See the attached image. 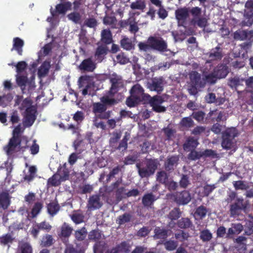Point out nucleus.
Segmentation results:
<instances>
[{"label": "nucleus", "mask_w": 253, "mask_h": 253, "mask_svg": "<svg viewBox=\"0 0 253 253\" xmlns=\"http://www.w3.org/2000/svg\"><path fill=\"white\" fill-rule=\"evenodd\" d=\"M102 103H94L92 105V112L95 117L101 119H108L110 116V111L106 112L107 105H113L116 103V101L109 95L103 96L100 99Z\"/></svg>", "instance_id": "1"}, {"label": "nucleus", "mask_w": 253, "mask_h": 253, "mask_svg": "<svg viewBox=\"0 0 253 253\" xmlns=\"http://www.w3.org/2000/svg\"><path fill=\"white\" fill-rule=\"evenodd\" d=\"M159 165L158 160L150 159H146L142 163H137L136 167L138 169L139 175L141 178H144L153 175Z\"/></svg>", "instance_id": "2"}, {"label": "nucleus", "mask_w": 253, "mask_h": 253, "mask_svg": "<svg viewBox=\"0 0 253 253\" xmlns=\"http://www.w3.org/2000/svg\"><path fill=\"white\" fill-rule=\"evenodd\" d=\"M130 92V96L126 100L127 105L129 107L134 106L145 97L151 98L149 95L144 93L143 88L138 84L133 85Z\"/></svg>", "instance_id": "3"}, {"label": "nucleus", "mask_w": 253, "mask_h": 253, "mask_svg": "<svg viewBox=\"0 0 253 253\" xmlns=\"http://www.w3.org/2000/svg\"><path fill=\"white\" fill-rule=\"evenodd\" d=\"M192 16L191 23L200 28H205L207 25V19L202 15V9L199 7H192L189 11Z\"/></svg>", "instance_id": "4"}, {"label": "nucleus", "mask_w": 253, "mask_h": 253, "mask_svg": "<svg viewBox=\"0 0 253 253\" xmlns=\"http://www.w3.org/2000/svg\"><path fill=\"white\" fill-rule=\"evenodd\" d=\"M27 148L26 146H21V139L11 137L7 145L3 147V150L8 156L18 151L24 152Z\"/></svg>", "instance_id": "5"}, {"label": "nucleus", "mask_w": 253, "mask_h": 253, "mask_svg": "<svg viewBox=\"0 0 253 253\" xmlns=\"http://www.w3.org/2000/svg\"><path fill=\"white\" fill-rule=\"evenodd\" d=\"M149 42L151 44L152 49L161 53L168 51L167 42L161 37L151 36L149 37Z\"/></svg>", "instance_id": "6"}, {"label": "nucleus", "mask_w": 253, "mask_h": 253, "mask_svg": "<svg viewBox=\"0 0 253 253\" xmlns=\"http://www.w3.org/2000/svg\"><path fill=\"white\" fill-rule=\"evenodd\" d=\"M247 204L242 198H238L235 203L230 206V213L231 216L239 215L242 211L246 209Z\"/></svg>", "instance_id": "7"}, {"label": "nucleus", "mask_w": 253, "mask_h": 253, "mask_svg": "<svg viewBox=\"0 0 253 253\" xmlns=\"http://www.w3.org/2000/svg\"><path fill=\"white\" fill-rule=\"evenodd\" d=\"M112 85L110 90V95L116 93L119 89L124 86V81L122 77L116 74H113L110 77Z\"/></svg>", "instance_id": "8"}, {"label": "nucleus", "mask_w": 253, "mask_h": 253, "mask_svg": "<svg viewBox=\"0 0 253 253\" xmlns=\"http://www.w3.org/2000/svg\"><path fill=\"white\" fill-rule=\"evenodd\" d=\"M209 63V62H207L205 64V67L201 70L203 73V79L205 82V84L206 83L214 84L218 79L216 74H214V70L211 72H209V70L208 69V66H210Z\"/></svg>", "instance_id": "9"}, {"label": "nucleus", "mask_w": 253, "mask_h": 253, "mask_svg": "<svg viewBox=\"0 0 253 253\" xmlns=\"http://www.w3.org/2000/svg\"><path fill=\"white\" fill-rule=\"evenodd\" d=\"M189 78L192 85L196 88L204 87L205 86V80L203 77L201 78L199 73L192 71L189 74Z\"/></svg>", "instance_id": "10"}, {"label": "nucleus", "mask_w": 253, "mask_h": 253, "mask_svg": "<svg viewBox=\"0 0 253 253\" xmlns=\"http://www.w3.org/2000/svg\"><path fill=\"white\" fill-rule=\"evenodd\" d=\"M164 81L162 78H155L151 82L147 83V87L151 91L157 92L162 91L164 88Z\"/></svg>", "instance_id": "11"}, {"label": "nucleus", "mask_w": 253, "mask_h": 253, "mask_svg": "<svg viewBox=\"0 0 253 253\" xmlns=\"http://www.w3.org/2000/svg\"><path fill=\"white\" fill-rule=\"evenodd\" d=\"M245 17L248 19L245 21L246 26H250L253 23V0H248L245 4Z\"/></svg>", "instance_id": "12"}, {"label": "nucleus", "mask_w": 253, "mask_h": 253, "mask_svg": "<svg viewBox=\"0 0 253 253\" xmlns=\"http://www.w3.org/2000/svg\"><path fill=\"white\" fill-rule=\"evenodd\" d=\"M36 113L35 108H29L27 112H25L23 122L25 126L29 127L33 124L36 120Z\"/></svg>", "instance_id": "13"}, {"label": "nucleus", "mask_w": 253, "mask_h": 253, "mask_svg": "<svg viewBox=\"0 0 253 253\" xmlns=\"http://www.w3.org/2000/svg\"><path fill=\"white\" fill-rule=\"evenodd\" d=\"M164 100L160 96H155L151 98L150 103L153 110L157 112H163L166 111V107L162 104Z\"/></svg>", "instance_id": "14"}, {"label": "nucleus", "mask_w": 253, "mask_h": 253, "mask_svg": "<svg viewBox=\"0 0 253 253\" xmlns=\"http://www.w3.org/2000/svg\"><path fill=\"white\" fill-rule=\"evenodd\" d=\"M96 67V63L92 61L91 58L84 60L79 66L81 71L88 72H93Z\"/></svg>", "instance_id": "15"}, {"label": "nucleus", "mask_w": 253, "mask_h": 253, "mask_svg": "<svg viewBox=\"0 0 253 253\" xmlns=\"http://www.w3.org/2000/svg\"><path fill=\"white\" fill-rule=\"evenodd\" d=\"M252 38H253V32L251 31L239 30L234 33V39L236 40H251Z\"/></svg>", "instance_id": "16"}, {"label": "nucleus", "mask_w": 253, "mask_h": 253, "mask_svg": "<svg viewBox=\"0 0 253 253\" xmlns=\"http://www.w3.org/2000/svg\"><path fill=\"white\" fill-rule=\"evenodd\" d=\"M102 204L100 200V196L93 195L89 198L87 207L91 210H94L99 209L102 206Z\"/></svg>", "instance_id": "17"}, {"label": "nucleus", "mask_w": 253, "mask_h": 253, "mask_svg": "<svg viewBox=\"0 0 253 253\" xmlns=\"http://www.w3.org/2000/svg\"><path fill=\"white\" fill-rule=\"evenodd\" d=\"M207 55L210 61L220 60L223 56L222 49L219 46H217L211 49Z\"/></svg>", "instance_id": "18"}, {"label": "nucleus", "mask_w": 253, "mask_h": 253, "mask_svg": "<svg viewBox=\"0 0 253 253\" xmlns=\"http://www.w3.org/2000/svg\"><path fill=\"white\" fill-rule=\"evenodd\" d=\"M199 142L197 138L192 136L187 137L183 144V149L186 151L194 150L198 145Z\"/></svg>", "instance_id": "19"}, {"label": "nucleus", "mask_w": 253, "mask_h": 253, "mask_svg": "<svg viewBox=\"0 0 253 253\" xmlns=\"http://www.w3.org/2000/svg\"><path fill=\"white\" fill-rule=\"evenodd\" d=\"M191 198L190 193L187 191L176 194L175 200L177 203L181 205L188 204L191 200Z\"/></svg>", "instance_id": "20"}, {"label": "nucleus", "mask_w": 253, "mask_h": 253, "mask_svg": "<svg viewBox=\"0 0 253 253\" xmlns=\"http://www.w3.org/2000/svg\"><path fill=\"white\" fill-rule=\"evenodd\" d=\"M126 25H129V31L132 34H135L139 30L137 22L135 21V19L133 17L129 18L126 21H122V26L125 27Z\"/></svg>", "instance_id": "21"}, {"label": "nucleus", "mask_w": 253, "mask_h": 253, "mask_svg": "<svg viewBox=\"0 0 253 253\" xmlns=\"http://www.w3.org/2000/svg\"><path fill=\"white\" fill-rule=\"evenodd\" d=\"M214 74L218 79L225 78L229 73L228 67L225 65H219L214 69Z\"/></svg>", "instance_id": "22"}, {"label": "nucleus", "mask_w": 253, "mask_h": 253, "mask_svg": "<svg viewBox=\"0 0 253 253\" xmlns=\"http://www.w3.org/2000/svg\"><path fill=\"white\" fill-rule=\"evenodd\" d=\"M244 82H245V80L244 78L235 76L229 79L228 84L231 88L237 90L238 87L243 85Z\"/></svg>", "instance_id": "23"}, {"label": "nucleus", "mask_w": 253, "mask_h": 253, "mask_svg": "<svg viewBox=\"0 0 253 253\" xmlns=\"http://www.w3.org/2000/svg\"><path fill=\"white\" fill-rule=\"evenodd\" d=\"M107 48L106 45H102L99 46L96 49L95 54V60L97 61V62H101L105 55L107 54Z\"/></svg>", "instance_id": "24"}, {"label": "nucleus", "mask_w": 253, "mask_h": 253, "mask_svg": "<svg viewBox=\"0 0 253 253\" xmlns=\"http://www.w3.org/2000/svg\"><path fill=\"white\" fill-rule=\"evenodd\" d=\"M16 81L18 84L21 86H25L27 85H29V87L32 88L35 87L34 82L32 81L31 82L27 81V78L26 76H21V74H17L16 75Z\"/></svg>", "instance_id": "25"}, {"label": "nucleus", "mask_w": 253, "mask_h": 253, "mask_svg": "<svg viewBox=\"0 0 253 253\" xmlns=\"http://www.w3.org/2000/svg\"><path fill=\"white\" fill-rule=\"evenodd\" d=\"M189 12L188 8L185 7L177 9L175 11L176 19L179 21H184L188 16Z\"/></svg>", "instance_id": "26"}, {"label": "nucleus", "mask_w": 253, "mask_h": 253, "mask_svg": "<svg viewBox=\"0 0 253 253\" xmlns=\"http://www.w3.org/2000/svg\"><path fill=\"white\" fill-rule=\"evenodd\" d=\"M179 158L177 156H172L168 158L166 160L165 166L167 170L173 169L177 165Z\"/></svg>", "instance_id": "27"}, {"label": "nucleus", "mask_w": 253, "mask_h": 253, "mask_svg": "<svg viewBox=\"0 0 253 253\" xmlns=\"http://www.w3.org/2000/svg\"><path fill=\"white\" fill-rule=\"evenodd\" d=\"M13 42L12 50L15 49L20 55H21L23 51L22 47L24 44V41L19 38L17 37L13 39Z\"/></svg>", "instance_id": "28"}, {"label": "nucleus", "mask_w": 253, "mask_h": 253, "mask_svg": "<svg viewBox=\"0 0 253 253\" xmlns=\"http://www.w3.org/2000/svg\"><path fill=\"white\" fill-rule=\"evenodd\" d=\"M50 63L49 62L45 61L41 66L38 70V76L40 78L45 77L48 74L50 68Z\"/></svg>", "instance_id": "29"}, {"label": "nucleus", "mask_w": 253, "mask_h": 253, "mask_svg": "<svg viewBox=\"0 0 253 253\" xmlns=\"http://www.w3.org/2000/svg\"><path fill=\"white\" fill-rule=\"evenodd\" d=\"M37 172V169L34 166H31L28 168L27 171L24 170V179L28 181H31L35 176Z\"/></svg>", "instance_id": "30"}, {"label": "nucleus", "mask_w": 253, "mask_h": 253, "mask_svg": "<svg viewBox=\"0 0 253 253\" xmlns=\"http://www.w3.org/2000/svg\"><path fill=\"white\" fill-rule=\"evenodd\" d=\"M155 196L152 193L145 194L142 198V203L144 206H150L156 200Z\"/></svg>", "instance_id": "31"}, {"label": "nucleus", "mask_w": 253, "mask_h": 253, "mask_svg": "<svg viewBox=\"0 0 253 253\" xmlns=\"http://www.w3.org/2000/svg\"><path fill=\"white\" fill-rule=\"evenodd\" d=\"M9 205V199L8 194L2 193L0 194V207L3 209L7 208Z\"/></svg>", "instance_id": "32"}, {"label": "nucleus", "mask_w": 253, "mask_h": 253, "mask_svg": "<svg viewBox=\"0 0 253 253\" xmlns=\"http://www.w3.org/2000/svg\"><path fill=\"white\" fill-rule=\"evenodd\" d=\"M155 235L154 238L155 239H164L168 236V231L166 229H161L157 227L154 230Z\"/></svg>", "instance_id": "33"}, {"label": "nucleus", "mask_w": 253, "mask_h": 253, "mask_svg": "<svg viewBox=\"0 0 253 253\" xmlns=\"http://www.w3.org/2000/svg\"><path fill=\"white\" fill-rule=\"evenodd\" d=\"M72 3L70 2H66L64 3L57 4L56 9L60 14H65L66 12L71 9Z\"/></svg>", "instance_id": "34"}, {"label": "nucleus", "mask_w": 253, "mask_h": 253, "mask_svg": "<svg viewBox=\"0 0 253 253\" xmlns=\"http://www.w3.org/2000/svg\"><path fill=\"white\" fill-rule=\"evenodd\" d=\"M168 174L164 170L158 171L156 174L157 181L162 184H166V183L168 181Z\"/></svg>", "instance_id": "35"}, {"label": "nucleus", "mask_w": 253, "mask_h": 253, "mask_svg": "<svg viewBox=\"0 0 253 253\" xmlns=\"http://www.w3.org/2000/svg\"><path fill=\"white\" fill-rule=\"evenodd\" d=\"M130 248L128 244L124 242L119 245L117 249H113L111 251V253H117V252L127 253L130 251Z\"/></svg>", "instance_id": "36"}, {"label": "nucleus", "mask_w": 253, "mask_h": 253, "mask_svg": "<svg viewBox=\"0 0 253 253\" xmlns=\"http://www.w3.org/2000/svg\"><path fill=\"white\" fill-rule=\"evenodd\" d=\"M63 181L61 180L59 174L56 173L48 180V185L50 186H56L59 185Z\"/></svg>", "instance_id": "37"}, {"label": "nucleus", "mask_w": 253, "mask_h": 253, "mask_svg": "<svg viewBox=\"0 0 253 253\" xmlns=\"http://www.w3.org/2000/svg\"><path fill=\"white\" fill-rule=\"evenodd\" d=\"M101 40L106 44H109L112 42V35L109 30H103L101 32Z\"/></svg>", "instance_id": "38"}, {"label": "nucleus", "mask_w": 253, "mask_h": 253, "mask_svg": "<svg viewBox=\"0 0 253 253\" xmlns=\"http://www.w3.org/2000/svg\"><path fill=\"white\" fill-rule=\"evenodd\" d=\"M145 7L146 4L144 0H137L132 2L130 5V7L133 10H143Z\"/></svg>", "instance_id": "39"}, {"label": "nucleus", "mask_w": 253, "mask_h": 253, "mask_svg": "<svg viewBox=\"0 0 253 253\" xmlns=\"http://www.w3.org/2000/svg\"><path fill=\"white\" fill-rule=\"evenodd\" d=\"M238 132L237 129L234 127H231L227 129L223 133L222 137H227L234 140V138L237 136Z\"/></svg>", "instance_id": "40"}, {"label": "nucleus", "mask_w": 253, "mask_h": 253, "mask_svg": "<svg viewBox=\"0 0 253 253\" xmlns=\"http://www.w3.org/2000/svg\"><path fill=\"white\" fill-rule=\"evenodd\" d=\"M73 229L67 223H64L61 227L60 235L64 237H68L71 234Z\"/></svg>", "instance_id": "41"}, {"label": "nucleus", "mask_w": 253, "mask_h": 253, "mask_svg": "<svg viewBox=\"0 0 253 253\" xmlns=\"http://www.w3.org/2000/svg\"><path fill=\"white\" fill-rule=\"evenodd\" d=\"M180 124L184 128L188 129L194 126V122L190 117H185L181 120Z\"/></svg>", "instance_id": "42"}, {"label": "nucleus", "mask_w": 253, "mask_h": 253, "mask_svg": "<svg viewBox=\"0 0 253 253\" xmlns=\"http://www.w3.org/2000/svg\"><path fill=\"white\" fill-rule=\"evenodd\" d=\"M209 115L210 117L217 116L216 118H213L217 122L223 121L226 120L225 117L223 113L221 111L217 110H213L210 112Z\"/></svg>", "instance_id": "43"}, {"label": "nucleus", "mask_w": 253, "mask_h": 253, "mask_svg": "<svg viewBox=\"0 0 253 253\" xmlns=\"http://www.w3.org/2000/svg\"><path fill=\"white\" fill-rule=\"evenodd\" d=\"M52 49V44L49 43L45 44L39 51V57L41 58L49 54Z\"/></svg>", "instance_id": "44"}, {"label": "nucleus", "mask_w": 253, "mask_h": 253, "mask_svg": "<svg viewBox=\"0 0 253 253\" xmlns=\"http://www.w3.org/2000/svg\"><path fill=\"white\" fill-rule=\"evenodd\" d=\"M164 245L165 249L169 251H172L176 249L178 246V242L173 240H168L166 241Z\"/></svg>", "instance_id": "45"}, {"label": "nucleus", "mask_w": 253, "mask_h": 253, "mask_svg": "<svg viewBox=\"0 0 253 253\" xmlns=\"http://www.w3.org/2000/svg\"><path fill=\"white\" fill-rule=\"evenodd\" d=\"M19 248L21 253H32V247L28 243H20L19 246Z\"/></svg>", "instance_id": "46"}, {"label": "nucleus", "mask_w": 253, "mask_h": 253, "mask_svg": "<svg viewBox=\"0 0 253 253\" xmlns=\"http://www.w3.org/2000/svg\"><path fill=\"white\" fill-rule=\"evenodd\" d=\"M122 47L126 50H130L133 47V44L131 41L126 37H124L121 41Z\"/></svg>", "instance_id": "47"}, {"label": "nucleus", "mask_w": 253, "mask_h": 253, "mask_svg": "<svg viewBox=\"0 0 253 253\" xmlns=\"http://www.w3.org/2000/svg\"><path fill=\"white\" fill-rule=\"evenodd\" d=\"M139 153L135 152L132 155H128L125 158V164L126 165H131L133 164L139 157Z\"/></svg>", "instance_id": "48"}, {"label": "nucleus", "mask_w": 253, "mask_h": 253, "mask_svg": "<svg viewBox=\"0 0 253 253\" xmlns=\"http://www.w3.org/2000/svg\"><path fill=\"white\" fill-rule=\"evenodd\" d=\"M104 24L111 26L112 28H116L117 20L113 16H106L103 20Z\"/></svg>", "instance_id": "49"}, {"label": "nucleus", "mask_w": 253, "mask_h": 253, "mask_svg": "<svg viewBox=\"0 0 253 253\" xmlns=\"http://www.w3.org/2000/svg\"><path fill=\"white\" fill-rule=\"evenodd\" d=\"M131 215L129 213H125L123 215H120L117 219V223L120 225H122L128 222L130 220Z\"/></svg>", "instance_id": "50"}, {"label": "nucleus", "mask_w": 253, "mask_h": 253, "mask_svg": "<svg viewBox=\"0 0 253 253\" xmlns=\"http://www.w3.org/2000/svg\"><path fill=\"white\" fill-rule=\"evenodd\" d=\"M59 209V207L58 205L55 203H51L47 205L48 212L52 216L56 214L58 211Z\"/></svg>", "instance_id": "51"}, {"label": "nucleus", "mask_w": 253, "mask_h": 253, "mask_svg": "<svg viewBox=\"0 0 253 253\" xmlns=\"http://www.w3.org/2000/svg\"><path fill=\"white\" fill-rule=\"evenodd\" d=\"M233 186L236 190H246L249 188V185L247 182L239 180L234 181Z\"/></svg>", "instance_id": "52"}, {"label": "nucleus", "mask_w": 253, "mask_h": 253, "mask_svg": "<svg viewBox=\"0 0 253 253\" xmlns=\"http://www.w3.org/2000/svg\"><path fill=\"white\" fill-rule=\"evenodd\" d=\"M207 213V209L204 206H200L198 207L195 213V215L199 218H203L206 215Z\"/></svg>", "instance_id": "53"}, {"label": "nucleus", "mask_w": 253, "mask_h": 253, "mask_svg": "<svg viewBox=\"0 0 253 253\" xmlns=\"http://www.w3.org/2000/svg\"><path fill=\"white\" fill-rule=\"evenodd\" d=\"M223 137V140L222 142V147L224 149H229L232 148L234 143V140H232L230 138H228L227 137Z\"/></svg>", "instance_id": "54"}, {"label": "nucleus", "mask_w": 253, "mask_h": 253, "mask_svg": "<svg viewBox=\"0 0 253 253\" xmlns=\"http://www.w3.org/2000/svg\"><path fill=\"white\" fill-rule=\"evenodd\" d=\"M68 19L75 23H79L81 19V15L76 12H73L67 15Z\"/></svg>", "instance_id": "55"}, {"label": "nucleus", "mask_w": 253, "mask_h": 253, "mask_svg": "<svg viewBox=\"0 0 253 253\" xmlns=\"http://www.w3.org/2000/svg\"><path fill=\"white\" fill-rule=\"evenodd\" d=\"M200 237L203 242H207L212 238V234L208 230H204L200 232Z\"/></svg>", "instance_id": "56"}, {"label": "nucleus", "mask_w": 253, "mask_h": 253, "mask_svg": "<svg viewBox=\"0 0 253 253\" xmlns=\"http://www.w3.org/2000/svg\"><path fill=\"white\" fill-rule=\"evenodd\" d=\"M138 47L139 50L143 51H147L150 49H152L151 44L149 42V38L146 42H139Z\"/></svg>", "instance_id": "57"}, {"label": "nucleus", "mask_w": 253, "mask_h": 253, "mask_svg": "<svg viewBox=\"0 0 253 253\" xmlns=\"http://www.w3.org/2000/svg\"><path fill=\"white\" fill-rule=\"evenodd\" d=\"M87 235V231L85 228H82V229L77 230L75 232L76 238L80 241H82L84 239Z\"/></svg>", "instance_id": "58"}, {"label": "nucleus", "mask_w": 253, "mask_h": 253, "mask_svg": "<svg viewBox=\"0 0 253 253\" xmlns=\"http://www.w3.org/2000/svg\"><path fill=\"white\" fill-rule=\"evenodd\" d=\"M31 108H35L32 106V102L30 99L26 98L23 100L19 109L21 110H25V112L28 111V109Z\"/></svg>", "instance_id": "59"}, {"label": "nucleus", "mask_w": 253, "mask_h": 253, "mask_svg": "<svg viewBox=\"0 0 253 253\" xmlns=\"http://www.w3.org/2000/svg\"><path fill=\"white\" fill-rule=\"evenodd\" d=\"M53 243V238L51 235H47L42 237L41 241V245L44 247L51 246Z\"/></svg>", "instance_id": "60"}, {"label": "nucleus", "mask_w": 253, "mask_h": 253, "mask_svg": "<svg viewBox=\"0 0 253 253\" xmlns=\"http://www.w3.org/2000/svg\"><path fill=\"white\" fill-rule=\"evenodd\" d=\"M202 157V151H197L194 150H191L188 156V158L191 160H196Z\"/></svg>", "instance_id": "61"}, {"label": "nucleus", "mask_w": 253, "mask_h": 253, "mask_svg": "<svg viewBox=\"0 0 253 253\" xmlns=\"http://www.w3.org/2000/svg\"><path fill=\"white\" fill-rule=\"evenodd\" d=\"M36 227H37L39 229L45 230L47 232L49 231L52 227L49 223L45 221L36 224Z\"/></svg>", "instance_id": "62"}, {"label": "nucleus", "mask_w": 253, "mask_h": 253, "mask_svg": "<svg viewBox=\"0 0 253 253\" xmlns=\"http://www.w3.org/2000/svg\"><path fill=\"white\" fill-rule=\"evenodd\" d=\"M13 238L10 234H7L0 238V242L3 245H7L12 243Z\"/></svg>", "instance_id": "63"}, {"label": "nucleus", "mask_w": 253, "mask_h": 253, "mask_svg": "<svg viewBox=\"0 0 253 253\" xmlns=\"http://www.w3.org/2000/svg\"><path fill=\"white\" fill-rule=\"evenodd\" d=\"M42 207V204L41 203L38 202L35 204L31 212L33 217H35L40 213Z\"/></svg>", "instance_id": "64"}]
</instances>
